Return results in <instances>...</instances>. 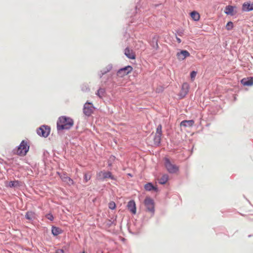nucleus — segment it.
I'll use <instances>...</instances> for the list:
<instances>
[{"instance_id": "17", "label": "nucleus", "mask_w": 253, "mask_h": 253, "mask_svg": "<svg viewBox=\"0 0 253 253\" xmlns=\"http://www.w3.org/2000/svg\"><path fill=\"white\" fill-rule=\"evenodd\" d=\"M5 185L7 187H16L17 186H19L20 185V183L18 180H15V181H10L9 182L6 181L5 182Z\"/></svg>"}, {"instance_id": "14", "label": "nucleus", "mask_w": 253, "mask_h": 253, "mask_svg": "<svg viewBox=\"0 0 253 253\" xmlns=\"http://www.w3.org/2000/svg\"><path fill=\"white\" fill-rule=\"evenodd\" d=\"M235 6L228 5L226 6L224 12L227 15H234L236 12L235 11Z\"/></svg>"}, {"instance_id": "19", "label": "nucleus", "mask_w": 253, "mask_h": 253, "mask_svg": "<svg viewBox=\"0 0 253 253\" xmlns=\"http://www.w3.org/2000/svg\"><path fill=\"white\" fill-rule=\"evenodd\" d=\"M190 16L192 19L195 21H199L200 18V15L199 13L196 11H193L191 12L190 13Z\"/></svg>"}, {"instance_id": "15", "label": "nucleus", "mask_w": 253, "mask_h": 253, "mask_svg": "<svg viewBox=\"0 0 253 253\" xmlns=\"http://www.w3.org/2000/svg\"><path fill=\"white\" fill-rule=\"evenodd\" d=\"M241 82L242 84L245 86H251L253 84V78H244Z\"/></svg>"}, {"instance_id": "26", "label": "nucleus", "mask_w": 253, "mask_h": 253, "mask_svg": "<svg viewBox=\"0 0 253 253\" xmlns=\"http://www.w3.org/2000/svg\"><path fill=\"white\" fill-rule=\"evenodd\" d=\"M105 93V90L103 88H99L97 92L96 93V95H98L100 98H102L104 94Z\"/></svg>"}, {"instance_id": "7", "label": "nucleus", "mask_w": 253, "mask_h": 253, "mask_svg": "<svg viewBox=\"0 0 253 253\" xmlns=\"http://www.w3.org/2000/svg\"><path fill=\"white\" fill-rule=\"evenodd\" d=\"M94 110V107L92 103L86 102L84 106L83 112L87 116H90L93 113Z\"/></svg>"}, {"instance_id": "12", "label": "nucleus", "mask_w": 253, "mask_h": 253, "mask_svg": "<svg viewBox=\"0 0 253 253\" xmlns=\"http://www.w3.org/2000/svg\"><path fill=\"white\" fill-rule=\"evenodd\" d=\"M127 207L128 210L133 214H135L136 212V208L135 202L133 200H130L128 202Z\"/></svg>"}, {"instance_id": "24", "label": "nucleus", "mask_w": 253, "mask_h": 253, "mask_svg": "<svg viewBox=\"0 0 253 253\" xmlns=\"http://www.w3.org/2000/svg\"><path fill=\"white\" fill-rule=\"evenodd\" d=\"M91 175L90 172H86L84 173V180L85 182H87L90 179Z\"/></svg>"}, {"instance_id": "2", "label": "nucleus", "mask_w": 253, "mask_h": 253, "mask_svg": "<svg viewBox=\"0 0 253 253\" xmlns=\"http://www.w3.org/2000/svg\"><path fill=\"white\" fill-rule=\"evenodd\" d=\"M29 149V146L27 141L23 140L16 150L15 153L19 156H24L26 155Z\"/></svg>"}, {"instance_id": "6", "label": "nucleus", "mask_w": 253, "mask_h": 253, "mask_svg": "<svg viewBox=\"0 0 253 253\" xmlns=\"http://www.w3.org/2000/svg\"><path fill=\"white\" fill-rule=\"evenodd\" d=\"M162 134V126L161 125H159L157 127L155 136L154 138V142L155 145H158L160 143Z\"/></svg>"}, {"instance_id": "28", "label": "nucleus", "mask_w": 253, "mask_h": 253, "mask_svg": "<svg viewBox=\"0 0 253 253\" xmlns=\"http://www.w3.org/2000/svg\"><path fill=\"white\" fill-rule=\"evenodd\" d=\"M233 27V23L232 22L230 21L227 23L226 28L227 30H230L232 29Z\"/></svg>"}, {"instance_id": "9", "label": "nucleus", "mask_w": 253, "mask_h": 253, "mask_svg": "<svg viewBox=\"0 0 253 253\" xmlns=\"http://www.w3.org/2000/svg\"><path fill=\"white\" fill-rule=\"evenodd\" d=\"M144 205L148 211L152 212L154 211V203L153 199L146 197L144 200Z\"/></svg>"}, {"instance_id": "10", "label": "nucleus", "mask_w": 253, "mask_h": 253, "mask_svg": "<svg viewBox=\"0 0 253 253\" xmlns=\"http://www.w3.org/2000/svg\"><path fill=\"white\" fill-rule=\"evenodd\" d=\"M190 55L189 52L186 50H182L176 53L177 58L180 61L184 60L186 57L190 56Z\"/></svg>"}, {"instance_id": "27", "label": "nucleus", "mask_w": 253, "mask_h": 253, "mask_svg": "<svg viewBox=\"0 0 253 253\" xmlns=\"http://www.w3.org/2000/svg\"><path fill=\"white\" fill-rule=\"evenodd\" d=\"M34 216V213L32 211H28L26 214V217L28 219H32Z\"/></svg>"}, {"instance_id": "8", "label": "nucleus", "mask_w": 253, "mask_h": 253, "mask_svg": "<svg viewBox=\"0 0 253 253\" xmlns=\"http://www.w3.org/2000/svg\"><path fill=\"white\" fill-rule=\"evenodd\" d=\"M97 178L100 180H104L106 178H111V179H115L114 176L112 174L110 171H101L97 174Z\"/></svg>"}, {"instance_id": "4", "label": "nucleus", "mask_w": 253, "mask_h": 253, "mask_svg": "<svg viewBox=\"0 0 253 253\" xmlns=\"http://www.w3.org/2000/svg\"><path fill=\"white\" fill-rule=\"evenodd\" d=\"M133 68L131 66H127L124 68L119 69L117 73V75L120 78H123L132 71Z\"/></svg>"}, {"instance_id": "22", "label": "nucleus", "mask_w": 253, "mask_h": 253, "mask_svg": "<svg viewBox=\"0 0 253 253\" xmlns=\"http://www.w3.org/2000/svg\"><path fill=\"white\" fill-rule=\"evenodd\" d=\"M144 188L146 190L149 191H151L152 190H154L155 191L157 190V188L154 187L151 183H148L146 184L144 186Z\"/></svg>"}, {"instance_id": "5", "label": "nucleus", "mask_w": 253, "mask_h": 253, "mask_svg": "<svg viewBox=\"0 0 253 253\" xmlns=\"http://www.w3.org/2000/svg\"><path fill=\"white\" fill-rule=\"evenodd\" d=\"M50 128L49 126H42L39 127L37 130V133L41 136L46 137L50 133Z\"/></svg>"}, {"instance_id": "32", "label": "nucleus", "mask_w": 253, "mask_h": 253, "mask_svg": "<svg viewBox=\"0 0 253 253\" xmlns=\"http://www.w3.org/2000/svg\"><path fill=\"white\" fill-rule=\"evenodd\" d=\"M115 160V157L114 156H111L110 157L109 159V161H108L109 165V166H111V163H110V162H113Z\"/></svg>"}, {"instance_id": "30", "label": "nucleus", "mask_w": 253, "mask_h": 253, "mask_svg": "<svg viewBox=\"0 0 253 253\" xmlns=\"http://www.w3.org/2000/svg\"><path fill=\"white\" fill-rule=\"evenodd\" d=\"M197 75V72L195 71H192L190 74V77L192 81L195 79V78Z\"/></svg>"}, {"instance_id": "21", "label": "nucleus", "mask_w": 253, "mask_h": 253, "mask_svg": "<svg viewBox=\"0 0 253 253\" xmlns=\"http://www.w3.org/2000/svg\"><path fill=\"white\" fill-rule=\"evenodd\" d=\"M168 175L167 174H164L161 178L158 179L159 182L161 184H164L168 181Z\"/></svg>"}, {"instance_id": "34", "label": "nucleus", "mask_w": 253, "mask_h": 253, "mask_svg": "<svg viewBox=\"0 0 253 253\" xmlns=\"http://www.w3.org/2000/svg\"><path fill=\"white\" fill-rule=\"evenodd\" d=\"M176 40L178 43H180L181 42L180 39L178 37H176Z\"/></svg>"}, {"instance_id": "3", "label": "nucleus", "mask_w": 253, "mask_h": 253, "mask_svg": "<svg viewBox=\"0 0 253 253\" xmlns=\"http://www.w3.org/2000/svg\"><path fill=\"white\" fill-rule=\"evenodd\" d=\"M164 160L165 167L169 173H176L179 170L178 167L171 163L168 158H166Z\"/></svg>"}, {"instance_id": "16", "label": "nucleus", "mask_w": 253, "mask_h": 253, "mask_svg": "<svg viewBox=\"0 0 253 253\" xmlns=\"http://www.w3.org/2000/svg\"><path fill=\"white\" fill-rule=\"evenodd\" d=\"M242 10L245 11L253 10V2L252 3L245 2L242 6Z\"/></svg>"}, {"instance_id": "23", "label": "nucleus", "mask_w": 253, "mask_h": 253, "mask_svg": "<svg viewBox=\"0 0 253 253\" xmlns=\"http://www.w3.org/2000/svg\"><path fill=\"white\" fill-rule=\"evenodd\" d=\"M52 233L54 236H57L62 233V230L56 227H53L52 228Z\"/></svg>"}, {"instance_id": "13", "label": "nucleus", "mask_w": 253, "mask_h": 253, "mask_svg": "<svg viewBox=\"0 0 253 253\" xmlns=\"http://www.w3.org/2000/svg\"><path fill=\"white\" fill-rule=\"evenodd\" d=\"M125 54L127 58L129 59H135V54L134 52L132 50L130 49L129 48H126L125 49Z\"/></svg>"}, {"instance_id": "35", "label": "nucleus", "mask_w": 253, "mask_h": 253, "mask_svg": "<svg viewBox=\"0 0 253 253\" xmlns=\"http://www.w3.org/2000/svg\"><path fill=\"white\" fill-rule=\"evenodd\" d=\"M82 253H84V252H83Z\"/></svg>"}, {"instance_id": "33", "label": "nucleus", "mask_w": 253, "mask_h": 253, "mask_svg": "<svg viewBox=\"0 0 253 253\" xmlns=\"http://www.w3.org/2000/svg\"><path fill=\"white\" fill-rule=\"evenodd\" d=\"M56 253H64V251L62 249H58L56 250Z\"/></svg>"}, {"instance_id": "25", "label": "nucleus", "mask_w": 253, "mask_h": 253, "mask_svg": "<svg viewBox=\"0 0 253 253\" xmlns=\"http://www.w3.org/2000/svg\"><path fill=\"white\" fill-rule=\"evenodd\" d=\"M112 68V66L110 65H109L106 68H104L102 70V74L103 75V74H105L109 72V71H110L111 70Z\"/></svg>"}, {"instance_id": "1", "label": "nucleus", "mask_w": 253, "mask_h": 253, "mask_svg": "<svg viewBox=\"0 0 253 253\" xmlns=\"http://www.w3.org/2000/svg\"><path fill=\"white\" fill-rule=\"evenodd\" d=\"M74 124L73 120L69 117L62 116L59 118L57 122L58 130L70 128Z\"/></svg>"}, {"instance_id": "29", "label": "nucleus", "mask_w": 253, "mask_h": 253, "mask_svg": "<svg viewBox=\"0 0 253 253\" xmlns=\"http://www.w3.org/2000/svg\"><path fill=\"white\" fill-rule=\"evenodd\" d=\"M109 208L111 210H114L116 208V204L114 202H111L109 203Z\"/></svg>"}, {"instance_id": "20", "label": "nucleus", "mask_w": 253, "mask_h": 253, "mask_svg": "<svg viewBox=\"0 0 253 253\" xmlns=\"http://www.w3.org/2000/svg\"><path fill=\"white\" fill-rule=\"evenodd\" d=\"M189 84L185 83L183 84L182 85V89H181V92L182 93H183L184 96H185L186 94H187L188 91H189Z\"/></svg>"}, {"instance_id": "31", "label": "nucleus", "mask_w": 253, "mask_h": 253, "mask_svg": "<svg viewBox=\"0 0 253 253\" xmlns=\"http://www.w3.org/2000/svg\"><path fill=\"white\" fill-rule=\"evenodd\" d=\"M46 217L49 220L52 221L53 219V216L51 214H47L46 215Z\"/></svg>"}, {"instance_id": "18", "label": "nucleus", "mask_w": 253, "mask_h": 253, "mask_svg": "<svg viewBox=\"0 0 253 253\" xmlns=\"http://www.w3.org/2000/svg\"><path fill=\"white\" fill-rule=\"evenodd\" d=\"M194 124V121L193 120H184L181 122L180 126H183L185 127L187 126H193Z\"/></svg>"}, {"instance_id": "11", "label": "nucleus", "mask_w": 253, "mask_h": 253, "mask_svg": "<svg viewBox=\"0 0 253 253\" xmlns=\"http://www.w3.org/2000/svg\"><path fill=\"white\" fill-rule=\"evenodd\" d=\"M59 175L60 176L61 179L62 180L68 184L69 185H73L74 184V182L72 179H71L70 177H68L66 173H63V174H60L59 173H58Z\"/></svg>"}]
</instances>
